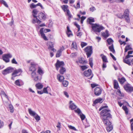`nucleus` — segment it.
<instances>
[{
    "instance_id": "1",
    "label": "nucleus",
    "mask_w": 133,
    "mask_h": 133,
    "mask_svg": "<svg viewBox=\"0 0 133 133\" xmlns=\"http://www.w3.org/2000/svg\"><path fill=\"white\" fill-rule=\"evenodd\" d=\"M107 107V106H103L99 109V110L103 109L101 112V117L105 125H109L111 124V122L109 120V118L111 117V116L109 112L110 110L107 109H104Z\"/></svg>"
},
{
    "instance_id": "2",
    "label": "nucleus",
    "mask_w": 133,
    "mask_h": 133,
    "mask_svg": "<svg viewBox=\"0 0 133 133\" xmlns=\"http://www.w3.org/2000/svg\"><path fill=\"white\" fill-rule=\"evenodd\" d=\"M38 12V11L36 9H34L32 10V16L34 18L32 21V22L33 24L37 23L39 24L42 22V21L37 18L38 16H36Z\"/></svg>"
},
{
    "instance_id": "3",
    "label": "nucleus",
    "mask_w": 133,
    "mask_h": 133,
    "mask_svg": "<svg viewBox=\"0 0 133 133\" xmlns=\"http://www.w3.org/2000/svg\"><path fill=\"white\" fill-rule=\"evenodd\" d=\"M92 29L95 32H99L104 29V28L99 24L92 23Z\"/></svg>"
},
{
    "instance_id": "4",
    "label": "nucleus",
    "mask_w": 133,
    "mask_h": 133,
    "mask_svg": "<svg viewBox=\"0 0 133 133\" xmlns=\"http://www.w3.org/2000/svg\"><path fill=\"white\" fill-rule=\"evenodd\" d=\"M44 29V28H41L39 31V33L42 37L44 40L46 41H48V39L45 36L44 32L46 33L48 32H50L51 31V30L50 29H45L43 31Z\"/></svg>"
},
{
    "instance_id": "5",
    "label": "nucleus",
    "mask_w": 133,
    "mask_h": 133,
    "mask_svg": "<svg viewBox=\"0 0 133 133\" xmlns=\"http://www.w3.org/2000/svg\"><path fill=\"white\" fill-rule=\"evenodd\" d=\"M12 55L10 53L3 55L2 56V59L6 63L9 62L10 58L12 57Z\"/></svg>"
},
{
    "instance_id": "6",
    "label": "nucleus",
    "mask_w": 133,
    "mask_h": 133,
    "mask_svg": "<svg viewBox=\"0 0 133 133\" xmlns=\"http://www.w3.org/2000/svg\"><path fill=\"white\" fill-rule=\"evenodd\" d=\"M14 69L11 66H9L2 70V73L3 75H5L12 72L14 71Z\"/></svg>"
},
{
    "instance_id": "7",
    "label": "nucleus",
    "mask_w": 133,
    "mask_h": 133,
    "mask_svg": "<svg viewBox=\"0 0 133 133\" xmlns=\"http://www.w3.org/2000/svg\"><path fill=\"white\" fill-rule=\"evenodd\" d=\"M129 11L128 10H126L124 12V16L122 15L121 16L119 17L120 18H123L124 17L125 18L126 21L127 22H129L130 21L129 18Z\"/></svg>"
},
{
    "instance_id": "8",
    "label": "nucleus",
    "mask_w": 133,
    "mask_h": 133,
    "mask_svg": "<svg viewBox=\"0 0 133 133\" xmlns=\"http://www.w3.org/2000/svg\"><path fill=\"white\" fill-rule=\"evenodd\" d=\"M84 51L86 52V55L88 58L91 55V46H88L84 49Z\"/></svg>"
},
{
    "instance_id": "9",
    "label": "nucleus",
    "mask_w": 133,
    "mask_h": 133,
    "mask_svg": "<svg viewBox=\"0 0 133 133\" xmlns=\"http://www.w3.org/2000/svg\"><path fill=\"white\" fill-rule=\"evenodd\" d=\"M124 87L125 90L128 92H131L133 91V87L131 86L129 84H125Z\"/></svg>"
},
{
    "instance_id": "10",
    "label": "nucleus",
    "mask_w": 133,
    "mask_h": 133,
    "mask_svg": "<svg viewBox=\"0 0 133 133\" xmlns=\"http://www.w3.org/2000/svg\"><path fill=\"white\" fill-rule=\"evenodd\" d=\"M102 91L101 89L99 87L96 88L94 90V94L96 96L100 95Z\"/></svg>"
},
{
    "instance_id": "11",
    "label": "nucleus",
    "mask_w": 133,
    "mask_h": 133,
    "mask_svg": "<svg viewBox=\"0 0 133 133\" xmlns=\"http://www.w3.org/2000/svg\"><path fill=\"white\" fill-rule=\"evenodd\" d=\"M64 63L63 61H60L59 60H57L56 62L55 65H56L60 68L63 67L64 65Z\"/></svg>"
},
{
    "instance_id": "12",
    "label": "nucleus",
    "mask_w": 133,
    "mask_h": 133,
    "mask_svg": "<svg viewBox=\"0 0 133 133\" xmlns=\"http://www.w3.org/2000/svg\"><path fill=\"white\" fill-rule=\"evenodd\" d=\"M84 74L86 76H89L91 74V70L90 69H89L88 70L85 71Z\"/></svg>"
},
{
    "instance_id": "13",
    "label": "nucleus",
    "mask_w": 133,
    "mask_h": 133,
    "mask_svg": "<svg viewBox=\"0 0 133 133\" xmlns=\"http://www.w3.org/2000/svg\"><path fill=\"white\" fill-rule=\"evenodd\" d=\"M41 16L42 18L44 20H45L46 18V15L43 12H40L38 15V17L40 19V16Z\"/></svg>"
},
{
    "instance_id": "14",
    "label": "nucleus",
    "mask_w": 133,
    "mask_h": 133,
    "mask_svg": "<svg viewBox=\"0 0 133 133\" xmlns=\"http://www.w3.org/2000/svg\"><path fill=\"white\" fill-rule=\"evenodd\" d=\"M67 31L66 33L68 37H70L71 35L73 36V35L71 31L70 30L69 27L68 26H67L66 27Z\"/></svg>"
},
{
    "instance_id": "15",
    "label": "nucleus",
    "mask_w": 133,
    "mask_h": 133,
    "mask_svg": "<svg viewBox=\"0 0 133 133\" xmlns=\"http://www.w3.org/2000/svg\"><path fill=\"white\" fill-rule=\"evenodd\" d=\"M62 10L64 11V12H66V13H67V11L68 10H69L68 9V6L67 5H62L61 6Z\"/></svg>"
},
{
    "instance_id": "16",
    "label": "nucleus",
    "mask_w": 133,
    "mask_h": 133,
    "mask_svg": "<svg viewBox=\"0 0 133 133\" xmlns=\"http://www.w3.org/2000/svg\"><path fill=\"white\" fill-rule=\"evenodd\" d=\"M103 101V99L101 98H99L96 99L94 102V104H93V105L94 106L97 103H102Z\"/></svg>"
},
{
    "instance_id": "17",
    "label": "nucleus",
    "mask_w": 133,
    "mask_h": 133,
    "mask_svg": "<svg viewBox=\"0 0 133 133\" xmlns=\"http://www.w3.org/2000/svg\"><path fill=\"white\" fill-rule=\"evenodd\" d=\"M57 77L58 80L60 82H62L64 79V76H61L59 74L57 75Z\"/></svg>"
},
{
    "instance_id": "18",
    "label": "nucleus",
    "mask_w": 133,
    "mask_h": 133,
    "mask_svg": "<svg viewBox=\"0 0 133 133\" xmlns=\"http://www.w3.org/2000/svg\"><path fill=\"white\" fill-rule=\"evenodd\" d=\"M128 58H126L125 57V58L123 60V62L128 65H131V61L130 59H128Z\"/></svg>"
},
{
    "instance_id": "19",
    "label": "nucleus",
    "mask_w": 133,
    "mask_h": 133,
    "mask_svg": "<svg viewBox=\"0 0 133 133\" xmlns=\"http://www.w3.org/2000/svg\"><path fill=\"white\" fill-rule=\"evenodd\" d=\"M102 35L105 38H107L109 36L108 31L106 30L105 32H102Z\"/></svg>"
},
{
    "instance_id": "20",
    "label": "nucleus",
    "mask_w": 133,
    "mask_h": 133,
    "mask_svg": "<svg viewBox=\"0 0 133 133\" xmlns=\"http://www.w3.org/2000/svg\"><path fill=\"white\" fill-rule=\"evenodd\" d=\"M35 87L37 89H41L43 88V85L41 83H39L35 85Z\"/></svg>"
},
{
    "instance_id": "21",
    "label": "nucleus",
    "mask_w": 133,
    "mask_h": 133,
    "mask_svg": "<svg viewBox=\"0 0 133 133\" xmlns=\"http://www.w3.org/2000/svg\"><path fill=\"white\" fill-rule=\"evenodd\" d=\"M66 69L64 67H62L59 69V72L61 74L63 75L64 72L66 71Z\"/></svg>"
},
{
    "instance_id": "22",
    "label": "nucleus",
    "mask_w": 133,
    "mask_h": 133,
    "mask_svg": "<svg viewBox=\"0 0 133 133\" xmlns=\"http://www.w3.org/2000/svg\"><path fill=\"white\" fill-rule=\"evenodd\" d=\"M28 111L30 115L34 117L37 114L35 111H32L31 109H28Z\"/></svg>"
},
{
    "instance_id": "23",
    "label": "nucleus",
    "mask_w": 133,
    "mask_h": 133,
    "mask_svg": "<svg viewBox=\"0 0 133 133\" xmlns=\"http://www.w3.org/2000/svg\"><path fill=\"white\" fill-rule=\"evenodd\" d=\"M114 88L118 89L119 87L118 83L117 81L116 80H114Z\"/></svg>"
},
{
    "instance_id": "24",
    "label": "nucleus",
    "mask_w": 133,
    "mask_h": 133,
    "mask_svg": "<svg viewBox=\"0 0 133 133\" xmlns=\"http://www.w3.org/2000/svg\"><path fill=\"white\" fill-rule=\"evenodd\" d=\"M62 55L61 49H60L58 50L57 52L56 55V57H60Z\"/></svg>"
},
{
    "instance_id": "25",
    "label": "nucleus",
    "mask_w": 133,
    "mask_h": 133,
    "mask_svg": "<svg viewBox=\"0 0 133 133\" xmlns=\"http://www.w3.org/2000/svg\"><path fill=\"white\" fill-rule=\"evenodd\" d=\"M49 89H50V88L48 87H47L45 88H44L43 90V93L48 94L49 93L48 91V90H49Z\"/></svg>"
},
{
    "instance_id": "26",
    "label": "nucleus",
    "mask_w": 133,
    "mask_h": 133,
    "mask_svg": "<svg viewBox=\"0 0 133 133\" xmlns=\"http://www.w3.org/2000/svg\"><path fill=\"white\" fill-rule=\"evenodd\" d=\"M48 44L49 46L48 48V49H51L54 47V43L53 42H49L48 43Z\"/></svg>"
},
{
    "instance_id": "27",
    "label": "nucleus",
    "mask_w": 133,
    "mask_h": 133,
    "mask_svg": "<svg viewBox=\"0 0 133 133\" xmlns=\"http://www.w3.org/2000/svg\"><path fill=\"white\" fill-rule=\"evenodd\" d=\"M69 108H70L72 110H73L76 108L77 106L74 103H72L69 106Z\"/></svg>"
},
{
    "instance_id": "28",
    "label": "nucleus",
    "mask_w": 133,
    "mask_h": 133,
    "mask_svg": "<svg viewBox=\"0 0 133 133\" xmlns=\"http://www.w3.org/2000/svg\"><path fill=\"white\" fill-rule=\"evenodd\" d=\"M120 83L121 84H123L126 81L125 78L124 77H122L121 78H119L118 79Z\"/></svg>"
},
{
    "instance_id": "29",
    "label": "nucleus",
    "mask_w": 133,
    "mask_h": 133,
    "mask_svg": "<svg viewBox=\"0 0 133 133\" xmlns=\"http://www.w3.org/2000/svg\"><path fill=\"white\" fill-rule=\"evenodd\" d=\"M87 23L88 24H90L91 25L90 27L91 28V17H90L87 19Z\"/></svg>"
},
{
    "instance_id": "30",
    "label": "nucleus",
    "mask_w": 133,
    "mask_h": 133,
    "mask_svg": "<svg viewBox=\"0 0 133 133\" xmlns=\"http://www.w3.org/2000/svg\"><path fill=\"white\" fill-rule=\"evenodd\" d=\"M101 56H102V58L103 59V62H108L107 58L103 54H101Z\"/></svg>"
},
{
    "instance_id": "31",
    "label": "nucleus",
    "mask_w": 133,
    "mask_h": 133,
    "mask_svg": "<svg viewBox=\"0 0 133 133\" xmlns=\"http://www.w3.org/2000/svg\"><path fill=\"white\" fill-rule=\"evenodd\" d=\"M109 49L110 51H111L113 53H115V51L114 49L113 44H112L111 46L109 47Z\"/></svg>"
},
{
    "instance_id": "32",
    "label": "nucleus",
    "mask_w": 133,
    "mask_h": 133,
    "mask_svg": "<svg viewBox=\"0 0 133 133\" xmlns=\"http://www.w3.org/2000/svg\"><path fill=\"white\" fill-rule=\"evenodd\" d=\"M0 2L3 4L6 7H8V6L4 0H0Z\"/></svg>"
},
{
    "instance_id": "33",
    "label": "nucleus",
    "mask_w": 133,
    "mask_h": 133,
    "mask_svg": "<svg viewBox=\"0 0 133 133\" xmlns=\"http://www.w3.org/2000/svg\"><path fill=\"white\" fill-rule=\"evenodd\" d=\"M75 112L77 113L78 115H80L82 113L80 109L79 108H78L76 110H74Z\"/></svg>"
},
{
    "instance_id": "34",
    "label": "nucleus",
    "mask_w": 133,
    "mask_h": 133,
    "mask_svg": "<svg viewBox=\"0 0 133 133\" xmlns=\"http://www.w3.org/2000/svg\"><path fill=\"white\" fill-rule=\"evenodd\" d=\"M38 73L40 75L43 74L44 72L43 70L42 69L39 67L38 70L37 71Z\"/></svg>"
},
{
    "instance_id": "35",
    "label": "nucleus",
    "mask_w": 133,
    "mask_h": 133,
    "mask_svg": "<svg viewBox=\"0 0 133 133\" xmlns=\"http://www.w3.org/2000/svg\"><path fill=\"white\" fill-rule=\"evenodd\" d=\"M62 82V84L64 87H66L68 84V82L66 81H64Z\"/></svg>"
},
{
    "instance_id": "36",
    "label": "nucleus",
    "mask_w": 133,
    "mask_h": 133,
    "mask_svg": "<svg viewBox=\"0 0 133 133\" xmlns=\"http://www.w3.org/2000/svg\"><path fill=\"white\" fill-rule=\"evenodd\" d=\"M34 117V118L37 122H38L40 120V117L37 114H36V115Z\"/></svg>"
},
{
    "instance_id": "37",
    "label": "nucleus",
    "mask_w": 133,
    "mask_h": 133,
    "mask_svg": "<svg viewBox=\"0 0 133 133\" xmlns=\"http://www.w3.org/2000/svg\"><path fill=\"white\" fill-rule=\"evenodd\" d=\"M107 41L109 45L112 44L113 42V40L111 38H109L107 40Z\"/></svg>"
},
{
    "instance_id": "38",
    "label": "nucleus",
    "mask_w": 133,
    "mask_h": 133,
    "mask_svg": "<svg viewBox=\"0 0 133 133\" xmlns=\"http://www.w3.org/2000/svg\"><path fill=\"white\" fill-rule=\"evenodd\" d=\"M1 94H2L9 101V99L8 95L6 94L5 92L4 91H2L1 92Z\"/></svg>"
},
{
    "instance_id": "39",
    "label": "nucleus",
    "mask_w": 133,
    "mask_h": 133,
    "mask_svg": "<svg viewBox=\"0 0 133 133\" xmlns=\"http://www.w3.org/2000/svg\"><path fill=\"white\" fill-rule=\"evenodd\" d=\"M9 108L10 110V112L11 113H13L14 111V107L11 104H10L9 105Z\"/></svg>"
},
{
    "instance_id": "40",
    "label": "nucleus",
    "mask_w": 133,
    "mask_h": 133,
    "mask_svg": "<svg viewBox=\"0 0 133 133\" xmlns=\"http://www.w3.org/2000/svg\"><path fill=\"white\" fill-rule=\"evenodd\" d=\"M123 109L125 111V112L126 114H128V109L126 106H123L122 107Z\"/></svg>"
},
{
    "instance_id": "41",
    "label": "nucleus",
    "mask_w": 133,
    "mask_h": 133,
    "mask_svg": "<svg viewBox=\"0 0 133 133\" xmlns=\"http://www.w3.org/2000/svg\"><path fill=\"white\" fill-rule=\"evenodd\" d=\"M132 48H131L130 45H128L125 48V52H126L129 50H132Z\"/></svg>"
},
{
    "instance_id": "42",
    "label": "nucleus",
    "mask_w": 133,
    "mask_h": 133,
    "mask_svg": "<svg viewBox=\"0 0 133 133\" xmlns=\"http://www.w3.org/2000/svg\"><path fill=\"white\" fill-rule=\"evenodd\" d=\"M113 129V127L112 125L108 126L107 127V130L108 132L111 131Z\"/></svg>"
},
{
    "instance_id": "43",
    "label": "nucleus",
    "mask_w": 133,
    "mask_h": 133,
    "mask_svg": "<svg viewBox=\"0 0 133 133\" xmlns=\"http://www.w3.org/2000/svg\"><path fill=\"white\" fill-rule=\"evenodd\" d=\"M49 24L48 27L50 28L52 27L53 24V22H52V21L51 19H49Z\"/></svg>"
},
{
    "instance_id": "44",
    "label": "nucleus",
    "mask_w": 133,
    "mask_h": 133,
    "mask_svg": "<svg viewBox=\"0 0 133 133\" xmlns=\"http://www.w3.org/2000/svg\"><path fill=\"white\" fill-rule=\"evenodd\" d=\"M66 14L68 16L69 19L70 20V19L71 18L72 16L70 14L69 10H68Z\"/></svg>"
},
{
    "instance_id": "45",
    "label": "nucleus",
    "mask_w": 133,
    "mask_h": 133,
    "mask_svg": "<svg viewBox=\"0 0 133 133\" xmlns=\"http://www.w3.org/2000/svg\"><path fill=\"white\" fill-rule=\"evenodd\" d=\"M82 121H83L84 119L85 118V115L83 114L82 113L79 115Z\"/></svg>"
},
{
    "instance_id": "46",
    "label": "nucleus",
    "mask_w": 133,
    "mask_h": 133,
    "mask_svg": "<svg viewBox=\"0 0 133 133\" xmlns=\"http://www.w3.org/2000/svg\"><path fill=\"white\" fill-rule=\"evenodd\" d=\"M81 70L83 71L87 69L88 68V67L86 65H83L80 66Z\"/></svg>"
},
{
    "instance_id": "47",
    "label": "nucleus",
    "mask_w": 133,
    "mask_h": 133,
    "mask_svg": "<svg viewBox=\"0 0 133 133\" xmlns=\"http://www.w3.org/2000/svg\"><path fill=\"white\" fill-rule=\"evenodd\" d=\"M15 84L17 86H21V84H20L19 80L17 79L15 81Z\"/></svg>"
},
{
    "instance_id": "48",
    "label": "nucleus",
    "mask_w": 133,
    "mask_h": 133,
    "mask_svg": "<svg viewBox=\"0 0 133 133\" xmlns=\"http://www.w3.org/2000/svg\"><path fill=\"white\" fill-rule=\"evenodd\" d=\"M68 126V127L71 129L74 130L75 131H78V130L76 129L73 126L71 125H69Z\"/></svg>"
},
{
    "instance_id": "49",
    "label": "nucleus",
    "mask_w": 133,
    "mask_h": 133,
    "mask_svg": "<svg viewBox=\"0 0 133 133\" xmlns=\"http://www.w3.org/2000/svg\"><path fill=\"white\" fill-rule=\"evenodd\" d=\"M36 68H34L30 66L29 68V70L30 71L32 72L35 71L36 70Z\"/></svg>"
},
{
    "instance_id": "50",
    "label": "nucleus",
    "mask_w": 133,
    "mask_h": 133,
    "mask_svg": "<svg viewBox=\"0 0 133 133\" xmlns=\"http://www.w3.org/2000/svg\"><path fill=\"white\" fill-rule=\"evenodd\" d=\"M87 44L85 42H82L81 43V46L82 48H83L84 46L87 45Z\"/></svg>"
},
{
    "instance_id": "51",
    "label": "nucleus",
    "mask_w": 133,
    "mask_h": 133,
    "mask_svg": "<svg viewBox=\"0 0 133 133\" xmlns=\"http://www.w3.org/2000/svg\"><path fill=\"white\" fill-rule=\"evenodd\" d=\"M30 7L31 9L35 8L36 7V5H35L34 3H32L30 5Z\"/></svg>"
},
{
    "instance_id": "52",
    "label": "nucleus",
    "mask_w": 133,
    "mask_h": 133,
    "mask_svg": "<svg viewBox=\"0 0 133 133\" xmlns=\"http://www.w3.org/2000/svg\"><path fill=\"white\" fill-rule=\"evenodd\" d=\"M71 45L72 46V47L73 48H74L75 49H76V48H77V47L76 42L74 43V42H73Z\"/></svg>"
},
{
    "instance_id": "53",
    "label": "nucleus",
    "mask_w": 133,
    "mask_h": 133,
    "mask_svg": "<svg viewBox=\"0 0 133 133\" xmlns=\"http://www.w3.org/2000/svg\"><path fill=\"white\" fill-rule=\"evenodd\" d=\"M11 63L12 64H17L18 63L17 62L15 59L13 58L11 61Z\"/></svg>"
},
{
    "instance_id": "54",
    "label": "nucleus",
    "mask_w": 133,
    "mask_h": 133,
    "mask_svg": "<svg viewBox=\"0 0 133 133\" xmlns=\"http://www.w3.org/2000/svg\"><path fill=\"white\" fill-rule=\"evenodd\" d=\"M117 94L120 96H123V94H122L120 91L119 89H118L117 91Z\"/></svg>"
},
{
    "instance_id": "55",
    "label": "nucleus",
    "mask_w": 133,
    "mask_h": 133,
    "mask_svg": "<svg viewBox=\"0 0 133 133\" xmlns=\"http://www.w3.org/2000/svg\"><path fill=\"white\" fill-rule=\"evenodd\" d=\"M13 71V72L11 74V75L12 76L16 75V74L18 73L17 70H16L14 71Z\"/></svg>"
},
{
    "instance_id": "56",
    "label": "nucleus",
    "mask_w": 133,
    "mask_h": 133,
    "mask_svg": "<svg viewBox=\"0 0 133 133\" xmlns=\"http://www.w3.org/2000/svg\"><path fill=\"white\" fill-rule=\"evenodd\" d=\"M30 64L31 66L34 68H36V65H37V64L35 63L34 62H31Z\"/></svg>"
},
{
    "instance_id": "57",
    "label": "nucleus",
    "mask_w": 133,
    "mask_h": 133,
    "mask_svg": "<svg viewBox=\"0 0 133 133\" xmlns=\"http://www.w3.org/2000/svg\"><path fill=\"white\" fill-rule=\"evenodd\" d=\"M36 75V73L35 71L32 72L31 74V75L32 78H34L35 77V76Z\"/></svg>"
},
{
    "instance_id": "58",
    "label": "nucleus",
    "mask_w": 133,
    "mask_h": 133,
    "mask_svg": "<svg viewBox=\"0 0 133 133\" xmlns=\"http://www.w3.org/2000/svg\"><path fill=\"white\" fill-rule=\"evenodd\" d=\"M40 79L38 78V76H37L35 78H34V80L36 82L37 81H40Z\"/></svg>"
},
{
    "instance_id": "59",
    "label": "nucleus",
    "mask_w": 133,
    "mask_h": 133,
    "mask_svg": "<svg viewBox=\"0 0 133 133\" xmlns=\"http://www.w3.org/2000/svg\"><path fill=\"white\" fill-rule=\"evenodd\" d=\"M74 25L76 26V27L78 28H79L80 27V25L77 24L76 22H75L74 23Z\"/></svg>"
},
{
    "instance_id": "60",
    "label": "nucleus",
    "mask_w": 133,
    "mask_h": 133,
    "mask_svg": "<svg viewBox=\"0 0 133 133\" xmlns=\"http://www.w3.org/2000/svg\"><path fill=\"white\" fill-rule=\"evenodd\" d=\"M4 125V122L2 121L1 122V120L0 119V129Z\"/></svg>"
},
{
    "instance_id": "61",
    "label": "nucleus",
    "mask_w": 133,
    "mask_h": 133,
    "mask_svg": "<svg viewBox=\"0 0 133 133\" xmlns=\"http://www.w3.org/2000/svg\"><path fill=\"white\" fill-rule=\"evenodd\" d=\"M61 123L60 122H58L57 124V125L56 126V127L58 129H59V130H60V128H61Z\"/></svg>"
},
{
    "instance_id": "62",
    "label": "nucleus",
    "mask_w": 133,
    "mask_h": 133,
    "mask_svg": "<svg viewBox=\"0 0 133 133\" xmlns=\"http://www.w3.org/2000/svg\"><path fill=\"white\" fill-rule=\"evenodd\" d=\"M64 93L65 96H66L67 98H69V95L67 92L65 91H64Z\"/></svg>"
},
{
    "instance_id": "63",
    "label": "nucleus",
    "mask_w": 133,
    "mask_h": 133,
    "mask_svg": "<svg viewBox=\"0 0 133 133\" xmlns=\"http://www.w3.org/2000/svg\"><path fill=\"white\" fill-rule=\"evenodd\" d=\"M83 58L82 57H81L79 59V63L82 64L83 63Z\"/></svg>"
},
{
    "instance_id": "64",
    "label": "nucleus",
    "mask_w": 133,
    "mask_h": 133,
    "mask_svg": "<svg viewBox=\"0 0 133 133\" xmlns=\"http://www.w3.org/2000/svg\"><path fill=\"white\" fill-rule=\"evenodd\" d=\"M130 122H132L131 124V130H133V119H132L130 120Z\"/></svg>"
}]
</instances>
